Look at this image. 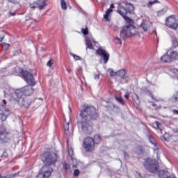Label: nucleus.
I'll return each instance as SVG.
<instances>
[{
  "mask_svg": "<svg viewBox=\"0 0 178 178\" xmlns=\"http://www.w3.org/2000/svg\"><path fill=\"white\" fill-rule=\"evenodd\" d=\"M80 120L76 122L77 127L85 136H91L94 131L93 122L98 120L99 114L92 106H85L79 111Z\"/></svg>",
  "mask_w": 178,
  "mask_h": 178,
  "instance_id": "f257e3e1",
  "label": "nucleus"
},
{
  "mask_svg": "<svg viewBox=\"0 0 178 178\" xmlns=\"http://www.w3.org/2000/svg\"><path fill=\"white\" fill-rule=\"evenodd\" d=\"M19 76L29 84V86L22 88L21 91H22L24 95L29 97V95H31L33 92H34V89H33V87H34V86L36 84L34 75L31 72L27 71V70H24L23 68H19Z\"/></svg>",
  "mask_w": 178,
  "mask_h": 178,
  "instance_id": "f03ea898",
  "label": "nucleus"
},
{
  "mask_svg": "<svg viewBox=\"0 0 178 178\" xmlns=\"http://www.w3.org/2000/svg\"><path fill=\"white\" fill-rule=\"evenodd\" d=\"M120 13V16L125 20V26H124L120 31V35L122 40H126L127 37H133L136 35V26H134V20L129 17L124 16V14L122 13V11H118Z\"/></svg>",
  "mask_w": 178,
  "mask_h": 178,
  "instance_id": "7ed1b4c3",
  "label": "nucleus"
},
{
  "mask_svg": "<svg viewBox=\"0 0 178 178\" xmlns=\"http://www.w3.org/2000/svg\"><path fill=\"white\" fill-rule=\"evenodd\" d=\"M143 166L149 173H156L159 170V163L156 159L152 158H147L143 163Z\"/></svg>",
  "mask_w": 178,
  "mask_h": 178,
  "instance_id": "20e7f679",
  "label": "nucleus"
},
{
  "mask_svg": "<svg viewBox=\"0 0 178 178\" xmlns=\"http://www.w3.org/2000/svg\"><path fill=\"white\" fill-rule=\"evenodd\" d=\"M44 165H55L58 161V154L51 152H44L40 155Z\"/></svg>",
  "mask_w": 178,
  "mask_h": 178,
  "instance_id": "39448f33",
  "label": "nucleus"
},
{
  "mask_svg": "<svg viewBox=\"0 0 178 178\" xmlns=\"http://www.w3.org/2000/svg\"><path fill=\"white\" fill-rule=\"evenodd\" d=\"M83 147L86 152H92L95 150V141L92 137L88 136L83 140Z\"/></svg>",
  "mask_w": 178,
  "mask_h": 178,
  "instance_id": "423d86ee",
  "label": "nucleus"
},
{
  "mask_svg": "<svg viewBox=\"0 0 178 178\" xmlns=\"http://www.w3.org/2000/svg\"><path fill=\"white\" fill-rule=\"evenodd\" d=\"M117 13L120 15L121 13L124 14L125 17H129L127 15L131 14L133 10H134V6L130 3H126V7L123 6L122 4H119L118 6Z\"/></svg>",
  "mask_w": 178,
  "mask_h": 178,
  "instance_id": "0eeeda50",
  "label": "nucleus"
},
{
  "mask_svg": "<svg viewBox=\"0 0 178 178\" xmlns=\"http://www.w3.org/2000/svg\"><path fill=\"white\" fill-rule=\"evenodd\" d=\"M10 138V133L6 131L5 126L0 125V144H7Z\"/></svg>",
  "mask_w": 178,
  "mask_h": 178,
  "instance_id": "6e6552de",
  "label": "nucleus"
},
{
  "mask_svg": "<svg viewBox=\"0 0 178 178\" xmlns=\"http://www.w3.org/2000/svg\"><path fill=\"white\" fill-rule=\"evenodd\" d=\"M165 26L172 30H177L178 20L175 15H170L165 19Z\"/></svg>",
  "mask_w": 178,
  "mask_h": 178,
  "instance_id": "1a4fd4ad",
  "label": "nucleus"
},
{
  "mask_svg": "<svg viewBox=\"0 0 178 178\" xmlns=\"http://www.w3.org/2000/svg\"><path fill=\"white\" fill-rule=\"evenodd\" d=\"M118 77H120L119 83L121 84H126L127 83V79H129V75L126 74V70H120L117 72Z\"/></svg>",
  "mask_w": 178,
  "mask_h": 178,
  "instance_id": "9d476101",
  "label": "nucleus"
},
{
  "mask_svg": "<svg viewBox=\"0 0 178 178\" xmlns=\"http://www.w3.org/2000/svg\"><path fill=\"white\" fill-rule=\"evenodd\" d=\"M96 54L101 56L102 59L104 60V63H108V60H109V53L106 52V49L102 48H99L96 51Z\"/></svg>",
  "mask_w": 178,
  "mask_h": 178,
  "instance_id": "9b49d317",
  "label": "nucleus"
},
{
  "mask_svg": "<svg viewBox=\"0 0 178 178\" xmlns=\"http://www.w3.org/2000/svg\"><path fill=\"white\" fill-rule=\"evenodd\" d=\"M9 115H10V111L6 109L3 105H0V119L1 122H5Z\"/></svg>",
  "mask_w": 178,
  "mask_h": 178,
  "instance_id": "f8f14e48",
  "label": "nucleus"
},
{
  "mask_svg": "<svg viewBox=\"0 0 178 178\" xmlns=\"http://www.w3.org/2000/svg\"><path fill=\"white\" fill-rule=\"evenodd\" d=\"M54 172V169L52 167H51V165H47L44 164L42 169L40 170V172L44 175V176H47V177H50L51 175H52V172Z\"/></svg>",
  "mask_w": 178,
  "mask_h": 178,
  "instance_id": "ddd939ff",
  "label": "nucleus"
},
{
  "mask_svg": "<svg viewBox=\"0 0 178 178\" xmlns=\"http://www.w3.org/2000/svg\"><path fill=\"white\" fill-rule=\"evenodd\" d=\"M18 104L19 106H22V108H30L31 100L29 97H23V99L18 100Z\"/></svg>",
  "mask_w": 178,
  "mask_h": 178,
  "instance_id": "4468645a",
  "label": "nucleus"
},
{
  "mask_svg": "<svg viewBox=\"0 0 178 178\" xmlns=\"http://www.w3.org/2000/svg\"><path fill=\"white\" fill-rule=\"evenodd\" d=\"M141 94H144L145 95H149L152 98V99H155V97H154V94L152 92L149 91V89L147 87H143L140 89Z\"/></svg>",
  "mask_w": 178,
  "mask_h": 178,
  "instance_id": "2eb2a0df",
  "label": "nucleus"
},
{
  "mask_svg": "<svg viewBox=\"0 0 178 178\" xmlns=\"http://www.w3.org/2000/svg\"><path fill=\"white\" fill-rule=\"evenodd\" d=\"M147 138H148L149 143H151V144L154 145V151H158V149H159V148L158 147V145L156 144V140H155L154 136H152V135H149V136H147Z\"/></svg>",
  "mask_w": 178,
  "mask_h": 178,
  "instance_id": "dca6fc26",
  "label": "nucleus"
},
{
  "mask_svg": "<svg viewBox=\"0 0 178 178\" xmlns=\"http://www.w3.org/2000/svg\"><path fill=\"white\" fill-rule=\"evenodd\" d=\"M14 97H15V101H17V102H19V99H23V92L22 91V89L15 90Z\"/></svg>",
  "mask_w": 178,
  "mask_h": 178,
  "instance_id": "f3484780",
  "label": "nucleus"
},
{
  "mask_svg": "<svg viewBox=\"0 0 178 178\" xmlns=\"http://www.w3.org/2000/svg\"><path fill=\"white\" fill-rule=\"evenodd\" d=\"M170 175L169 171L168 170H161L159 171V178H167Z\"/></svg>",
  "mask_w": 178,
  "mask_h": 178,
  "instance_id": "a211bd4d",
  "label": "nucleus"
},
{
  "mask_svg": "<svg viewBox=\"0 0 178 178\" xmlns=\"http://www.w3.org/2000/svg\"><path fill=\"white\" fill-rule=\"evenodd\" d=\"M36 4L38 5V9L40 10H42L47 6V3H45V0H38L36 1Z\"/></svg>",
  "mask_w": 178,
  "mask_h": 178,
  "instance_id": "6ab92c4d",
  "label": "nucleus"
},
{
  "mask_svg": "<svg viewBox=\"0 0 178 178\" xmlns=\"http://www.w3.org/2000/svg\"><path fill=\"white\" fill-rule=\"evenodd\" d=\"M161 62H164L165 63H168L169 62H172V60L170 58V55H168V53H166L165 55L161 57Z\"/></svg>",
  "mask_w": 178,
  "mask_h": 178,
  "instance_id": "aec40b11",
  "label": "nucleus"
},
{
  "mask_svg": "<svg viewBox=\"0 0 178 178\" xmlns=\"http://www.w3.org/2000/svg\"><path fill=\"white\" fill-rule=\"evenodd\" d=\"M86 49H94V46L92 45V41L90 38H87L86 39Z\"/></svg>",
  "mask_w": 178,
  "mask_h": 178,
  "instance_id": "412c9836",
  "label": "nucleus"
},
{
  "mask_svg": "<svg viewBox=\"0 0 178 178\" xmlns=\"http://www.w3.org/2000/svg\"><path fill=\"white\" fill-rule=\"evenodd\" d=\"M136 149L139 155H144V154H145V148L143 146L138 145L137 146Z\"/></svg>",
  "mask_w": 178,
  "mask_h": 178,
  "instance_id": "4be33fe9",
  "label": "nucleus"
},
{
  "mask_svg": "<svg viewBox=\"0 0 178 178\" xmlns=\"http://www.w3.org/2000/svg\"><path fill=\"white\" fill-rule=\"evenodd\" d=\"M93 140L95 141V144H97V145L99 144V143L102 141V138H101V134L95 135Z\"/></svg>",
  "mask_w": 178,
  "mask_h": 178,
  "instance_id": "5701e85b",
  "label": "nucleus"
},
{
  "mask_svg": "<svg viewBox=\"0 0 178 178\" xmlns=\"http://www.w3.org/2000/svg\"><path fill=\"white\" fill-rule=\"evenodd\" d=\"M170 58L171 59V61L176 60V59H178L177 51H172L170 54Z\"/></svg>",
  "mask_w": 178,
  "mask_h": 178,
  "instance_id": "b1692460",
  "label": "nucleus"
},
{
  "mask_svg": "<svg viewBox=\"0 0 178 178\" xmlns=\"http://www.w3.org/2000/svg\"><path fill=\"white\" fill-rule=\"evenodd\" d=\"M63 169L65 170V173H70V165L67 164L66 162L63 163Z\"/></svg>",
  "mask_w": 178,
  "mask_h": 178,
  "instance_id": "393cba45",
  "label": "nucleus"
},
{
  "mask_svg": "<svg viewBox=\"0 0 178 178\" xmlns=\"http://www.w3.org/2000/svg\"><path fill=\"white\" fill-rule=\"evenodd\" d=\"M168 12V8H163L157 12V16H163Z\"/></svg>",
  "mask_w": 178,
  "mask_h": 178,
  "instance_id": "a878e982",
  "label": "nucleus"
},
{
  "mask_svg": "<svg viewBox=\"0 0 178 178\" xmlns=\"http://www.w3.org/2000/svg\"><path fill=\"white\" fill-rule=\"evenodd\" d=\"M153 124H154V127H155L158 130H162L161 129V127H162V124H161L159 122L155 121V122Z\"/></svg>",
  "mask_w": 178,
  "mask_h": 178,
  "instance_id": "bb28decb",
  "label": "nucleus"
},
{
  "mask_svg": "<svg viewBox=\"0 0 178 178\" xmlns=\"http://www.w3.org/2000/svg\"><path fill=\"white\" fill-rule=\"evenodd\" d=\"M115 100L120 104V105L124 106L126 105V103H124V101L122 97H115Z\"/></svg>",
  "mask_w": 178,
  "mask_h": 178,
  "instance_id": "cd10ccee",
  "label": "nucleus"
},
{
  "mask_svg": "<svg viewBox=\"0 0 178 178\" xmlns=\"http://www.w3.org/2000/svg\"><path fill=\"white\" fill-rule=\"evenodd\" d=\"M16 176H17V173L10 174V175H5V176H0V178H15V177H16Z\"/></svg>",
  "mask_w": 178,
  "mask_h": 178,
  "instance_id": "c85d7f7f",
  "label": "nucleus"
},
{
  "mask_svg": "<svg viewBox=\"0 0 178 178\" xmlns=\"http://www.w3.org/2000/svg\"><path fill=\"white\" fill-rule=\"evenodd\" d=\"M172 44L173 48H177V47H178L177 38H175L174 39H172Z\"/></svg>",
  "mask_w": 178,
  "mask_h": 178,
  "instance_id": "c756f323",
  "label": "nucleus"
},
{
  "mask_svg": "<svg viewBox=\"0 0 178 178\" xmlns=\"http://www.w3.org/2000/svg\"><path fill=\"white\" fill-rule=\"evenodd\" d=\"M81 31L83 35H88V27L86 26V28H82Z\"/></svg>",
  "mask_w": 178,
  "mask_h": 178,
  "instance_id": "7c9ffc66",
  "label": "nucleus"
},
{
  "mask_svg": "<svg viewBox=\"0 0 178 178\" xmlns=\"http://www.w3.org/2000/svg\"><path fill=\"white\" fill-rule=\"evenodd\" d=\"M8 156H9V154H8V151L6 149H4L3 154L1 156V158H2L3 159H6Z\"/></svg>",
  "mask_w": 178,
  "mask_h": 178,
  "instance_id": "2f4dec72",
  "label": "nucleus"
},
{
  "mask_svg": "<svg viewBox=\"0 0 178 178\" xmlns=\"http://www.w3.org/2000/svg\"><path fill=\"white\" fill-rule=\"evenodd\" d=\"M61 3V9H63V10H66V9H67V4H66V1H63L60 2Z\"/></svg>",
  "mask_w": 178,
  "mask_h": 178,
  "instance_id": "473e14b6",
  "label": "nucleus"
},
{
  "mask_svg": "<svg viewBox=\"0 0 178 178\" xmlns=\"http://www.w3.org/2000/svg\"><path fill=\"white\" fill-rule=\"evenodd\" d=\"M140 27L143 29V31H148V26H147V24H145V22H142Z\"/></svg>",
  "mask_w": 178,
  "mask_h": 178,
  "instance_id": "72a5a7b5",
  "label": "nucleus"
},
{
  "mask_svg": "<svg viewBox=\"0 0 178 178\" xmlns=\"http://www.w3.org/2000/svg\"><path fill=\"white\" fill-rule=\"evenodd\" d=\"M108 72H110L111 77H115V76H118V72H115L112 69H108Z\"/></svg>",
  "mask_w": 178,
  "mask_h": 178,
  "instance_id": "f704fd0d",
  "label": "nucleus"
},
{
  "mask_svg": "<svg viewBox=\"0 0 178 178\" xmlns=\"http://www.w3.org/2000/svg\"><path fill=\"white\" fill-rule=\"evenodd\" d=\"M1 45L4 51H8V49H9V47H10V44H6L5 42H3Z\"/></svg>",
  "mask_w": 178,
  "mask_h": 178,
  "instance_id": "c9c22d12",
  "label": "nucleus"
},
{
  "mask_svg": "<svg viewBox=\"0 0 178 178\" xmlns=\"http://www.w3.org/2000/svg\"><path fill=\"white\" fill-rule=\"evenodd\" d=\"M155 3H161V2L158 0H154L153 1H149L147 6H148V8H151V6L154 5Z\"/></svg>",
  "mask_w": 178,
  "mask_h": 178,
  "instance_id": "e433bc0d",
  "label": "nucleus"
},
{
  "mask_svg": "<svg viewBox=\"0 0 178 178\" xmlns=\"http://www.w3.org/2000/svg\"><path fill=\"white\" fill-rule=\"evenodd\" d=\"M71 56H73L74 60H81V57L74 54L73 53H70Z\"/></svg>",
  "mask_w": 178,
  "mask_h": 178,
  "instance_id": "4c0bfd02",
  "label": "nucleus"
},
{
  "mask_svg": "<svg viewBox=\"0 0 178 178\" xmlns=\"http://www.w3.org/2000/svg\"><path fill=\"white\" fill-rule=\"evenodd\" d=\"M35 178H49L47 176L45 175L42 174V172H40L36 175Z\"/></svg>",
  "mask_w": 178,
  "mask_h": 178,
  "instance_id": "58836bf2",
  "label": "nucleus"
},
{
  "mask_svg": "<svg viewBox=\"0 0 178 178\" xmlns=\"http://www.w3.org/2000/svg\"><path fill=\"white\" fill-rule=\"evenodd\" d=\"M31 9H37V8H38V5H37V1H35V3H31L29 5Z\"/></svg>",
  "mask_w": 178,
  "mask_h": 178,
  "instance_id": "ea45409f",
  "label": "nucleus"
},
{
  "mask_svg": "<svg viewBox=\"0 0 178 178\" xmlns=\"http://www.w3.org/2000/svg\"><path fill=\"white\" fill-rule=\"evenodd\" d=\"M68 154H69V155H70L71 159H73V155H74V151H73V148L71 147V148L69 149Z\"/></svg>",
  "mask_w": 178,
  "mask_h": 178,
  "instance_id": "a19ab883",
  "label": "nucleus"
},
{
  "mask_svg": "<svg viewBox=\"0 0 178 178\" xmlns=\"http://www.w3.org/2000/svg\"><path fill=\"white\" fill-rule=\"evenodd\" d=\"M52 65H54V60L51 59L49 60L47 63V66H48L49 67H51V66H52Z\"/></svg>",
  "mask_w": 178,
  "mask_h": 178,
  "instance_id": "79ce46f5",
  "label": "nucleus"
},
{
  "mask_svg": "<svg viewBox=\"0 0 178 178\" xmlns=\"http://www.w3.org/2000/svg\"><path fill=\"white\" fill-rule=\"evenodd\" d=\"M104 19H105L106 22H109V14L108 13H105L104 15Z\"/></svg>",
  "mask_w": 178,
  "mask_h": 178,
  "instance_id": "37998d69",
  "label": "nucleus"
},
{
  "mask_svg": "<svg viewBox=\"0 0 178 178\" xmlns=\"http://www.w3.org/2000/svg\"><path fill=\"white\" fill-rule=\"evenodd\" d=\"M80 175V170H74V176L75 177H77V176H79Z\"/></svg>",
  "mask_w": 178,
  "mask_h": 178,
  "instance_id": "c03bdc74",
  "label": "nucleus"
},
{
  "mask_svg": "<svg viewBox=\"0 0 178 178\" xmlns=\"http://www.w3.org/2000/svg\"><path fill=\"white\" fill-rule=\"evenodd\" d=\"M114 42H115L116 44H122V40H120L119 38H115L114 39Z\"/></svg>",
  "mask_w": 178,
  "mask_h": 178,
  "instance_id": "a18cd8bd",
  "label": "nucleus"
},
{
  "mask_svg": "<svg viewBox=\"0 0 178 178\" xmlns=\"http://www.w3.org/2000/svg\"><path fill=\"white\" fill-rule=\"evenodd\" d=\"M136 178H143V176L141 175V173H140V172H136Z\"/></svg>",
  "mask_w": 178,
  "mask_h": 178,
  "instance_id": "49530a36",
  "label": "nucleus"
},
{
  "mask_svg": "<svg viewBox=\"0 0 178 178\" xmlns=\"http://www.w3.org/2000/svg\"><path fill=\"white\" fill-rule=\"evenodd\" d=\"M136 101L135 102L136 103V105H140V99L138 97V95H136Z\"/></svg>",
  "mask_w": 178,
  "mask_h": 178,
  "instance_id": "de8ad7c7",
  "label": "nucleus"
},
{
  "mask_svg": "<svg viewBox=\"0 0 178 178\" xmlns=\"http://www.w3.org/2000/svg\"><path fill=\"white\" fill-rule=\"evenodd\" d=\"M112 12H113V10L111 8H108L106 10V13H108V15H111V13H112Z\"/></svg>",
  "mask_w": 178,
  "mask_h": 178,
  "instance_id": "09e8293b",
  "label": "nucleus"
},
{
  "mask_svg": "<svg viewBox=\"0 0 178 178\" xmlns=\"http://www.w3.org/2000/svg\"><path fill=\"white\" fill-rule=\"evenodd\" d=\"M130 97V93H129V92H127L124 95V98H126V99H129Z\"/></svg>",
  "mask_w": 178,
  "mask_h": 178,
  "instance_id": "8fccbe9b",
  "label": "nucleus"
},
{
  "mask_svg": "<svg viewBox=\"0 0 178 178\" xmlns=\"http://www.w3.org/2000/svg\"><path fill=\"white\" fill-rule=\"evenodd\" d=\"M94 79L95 80H99V74H95Z\"/></svg>",
  "mask_w": 178,
  "mask_h": 178,
  "instance_id": "3c124183",
  "label": "nucleus"
},
{
  "mask_svg": "<svg viewBox=\"0 0 178 178\" xmlns=\"http://www.w3.org/2000/svg\"><path fill=\"white\" fill-rule=\"evenodd\" d=\"M172 99L175 102H178V97L176 96L172 97Z\"/></svg>",
  "mask_w": 178,
  "mask_h": 178,
  "instance_id": "603ef678",
  "label": "nucleus"
},
{
  "mask_svg": "<svg viewBox=\"0 0 178 178\" xmlns=\"http://www.w3.org/2000/svg\"><path fill=\"white\" fill-rule=\"evenodd\" d=\"M68 131H69V127H65V134H67Z\"/></svg>",
  "mask_w": 178,
  "mask_h": 178,
  "instance_id": "864d4df0",
  "label": "nucleus"
},
{
  "mask_svg": "<svg viewBox=\"0 0 178 178\" xmlns=\"http://www.w3.org/2000/svg\"><path fill=\"white\" fill-rule=\"evenodd\" d=\"M2 103H3V104H1V105H3V106H5V105H6V104H8V102L5 99L2 100Z\"/></svg>",
  "mask_w": 178,
  "mask_h": 178,
  "instance_id": "5fc2aeb1",
  "label": "nucleus"
},
{
  "mask_svg": "<svg viewBox=\"0 0 178 178\" xmlns=\"http://www.w3.org/2000/svg\"><path fill=\"white\" fill-rule=\"evenodd\" d=\"M172 113H174V115H178V110H172Z\"/></svg>",
  "mask_w": 178,
  "mask_h": 178,
  "instance_id": "6e6d98bb",
  "label": "nucleus"
},
{
  "mask_svg": "<svg viewBox=\"0 0 178 178\" xmlns=\"http://www.w3.org/2000/svg\"><path fill=\"white\" fill-rule=\"evenodd\" d=\"M3 38H5V35L0 36V42H2V41H3Z\"/></svg>",
  "mask_w": 178,
  "mask_h": 178,
  "instance_id": "4d7b16f0",
  "label": "nucleus"
},
{
  "mask_svg": "<svg viewBox=\"0 0 178 178\" xmlns=\"http://www.w3.org/2000/svg\"><path fill=\"white\" fill-rule=\"evenodd\" d=\"M110 9H115V5L113 3L111 4Z\"/></svg>",
  "mask_w": 178,
  "mask_h": 178,
  "instance_id": "13d9d810",
  "label": "nucleus"
},
{
  "mask_svg": "<svg viewBox=\"0 0 178 178\" xmlns=\"http://www.w3.org/2000/svg\"><path fill=\"white\" fill-rule=\"evenodd\" d=\"M31 17H30L29 16L26 17V22H29V20H31Z\"/></svg>",
  "mask_w": 178,
  "mask_h": 178,
  "instance_id": "bf43d9fd",
  "label": "nucleus"
},
{
  "mask_svg": "<svg viewBox=\"0 0 178 178\" xmlns=\"http://www.w3.org/2000/svg\"><path fill=\"white\" fill-rule=\"evenodd\" d=\"M10 13L11 16H16V13L10 12Z\"/></svg>",
  "mask_w": 178,
  "mask_h": 178,
  "instance_id": "052dcab7",
  "label": "nucleus"
},
{
  "mask_svg": "<svg viewBox=\"0 0 178 178\" xmlns=\"http://www.w3.org/2000/svg\"><path fill=\"white\" fill-rule=\"evenodd\" d=\"M68 73H72V70L70 68H67Z\"/></svg>",
  "mask_w": 178,
  "mask_h": 178,
  "instance_id": "680f3d73",
  "label": "nucleus"
},
{
  "mask_svg": "<svg viewBox=\"0 0 178 178\" xmlns=\"http://www.w3.org/2000/svg\"><path fill=\"white\" fill-rule=\"evenodd\" d=\"M152 104V106H154L155 108V106H156V104L154 102H151Z\"/></svg>",
  "mask_w": 178,
  "mask_h": 178,
  "instance_id": "e2e57ef3",
  "label": "nucleus"
},
{
  "mask_svg": "<svg viewBox=\"0 0 178 178\" xmlns=\"http://www.w3.org/2000/svg\"><path fill=\"white\" fill-rule=\"evenodd\" d=\"M8 2H12L13 3L15 2V0H8Z\"/></svg>",
  "mask_w": 178,
  "mask_h": 178,
  "instance_id": "0e129e2a",
  "label": "nucleus"
},
{
  "mask_svg": "<svg viewBox=\"0 0 178 178\" xmlns=\"http://www.w3.org/2000/svg\"><path fill=\"white\" fill-rule=\"evenodd\" d=\"M69 124H70V122H67V127H69Z\"/></svg>",
  "mask_w": 178,
  "mask_h": 178,
  "instance_id": "69168bd1",
  "label": "nucleus"
},
{
  "mask_svg": "<svg viewBox=\"0 0 178 178\" xmlns=\"http://www.w3.org/2000/svg\"><path fill=\"white\" fill-rule=\"evenodd\" d=\"M70 111H72V109L70 108Z\"/></svg>",
  "mask_w": 178,
  "mask_h": 178,
  "instance_id": "338daca9",
  "label": "nucleus"
}]
</instances>
